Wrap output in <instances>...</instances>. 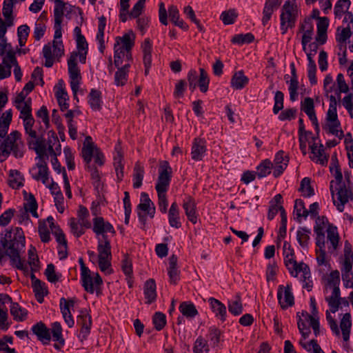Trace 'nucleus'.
<instances>
[{
    "instance_id": "nucleus-1",
    "label": "nucleus",
    "mask_w": 353,
    "mask_h": 353,
    "mask_svg": "<svg viewBox=\"0 0 353 353\" xmlns=\"http://www.w3.org/2000/svg\"><path fill=\"white\" fill-rule=\"evenodd\" d=\"M172 169L167 161H163L160 164L159 176L155 189L158 196V206L162 213L168 211V201L167 199V191L168 190L171 179Z\"/></svg>"
},
{
    "instance_id": "nucleus-2",
    "label": "nucleus",
    "mask_w": 353,
    "mask_h": 353,
    "mask_svg": "<svg viewBox=\"0 0 353 353\" xmlns=\"http://www.w3.org/2000/svg\"><path fill=\"white\" fill-rule=\"evenodd\" d=\"M135 34L132 30L116 38L114 46V63L117 68L123 66V61L130 63L132 61L131 50L134 46Z\"/></svg>"
},
{
    "instance_id": "nucleus-3",
    "label": "nucleus",
    "mask_w": 353,
    "mask_h": 353,
    "mask_svg": "<svg viewBox=\"0 0 353 353\" xmlns=\"http://www.w3.org/2000/svg\"><path fill=\"white\" fill-rule=\"evenodd\" d=\"M21 229L17 228L14 236L12 238V232L7 231L4 236L1 237V244L6 250V254L11 261L17 263V267L22 268L19 250L25 246V237L22 235Z\"/></svg>"
},
{
    "instance_id": "nucleus-4",
    "label": "nucleus",
    "mask_w": 353,
    "mask_h": 353,
    "mask_svg": "<svg viewBox=\"0 0 353 353\" xmlns=\"http://www.w3.org/2000/svg\"><path fill=\"white\" fill-rule=\"evenodd\" d=\"M284 264L291 276L296 277L300 272H303L304 279L310 278V270L309 266L303 262L297 263L295 259L294 249L288 241L283 243Z\"/></svg>"
},
{
    "instance_id": "nucleus-5",
    "label": "nucleus",
    "mask_w": 353,
    "mask_h": 353,
    "mask_svg": "<svg viewBox=\"0 0 353 353\" xmlns=\"http://www.w3.org/2000/svg\"><path fill=\"white\" fill-rule=\"evenodd\" d=\"M97 251L100 270L106 274H112L113 271L111 268V245L108 236L98 238Z\"/></svg>"
},
{
    "instance_id": "nucleus-6",
    "label": "nucleus",
    "mask_w": 353,
    "mask_h": 353,
    "mask_svg": "<svg viewBox=\"0 0 353 353\" xmlns=\"http://www.w3.org/2000/svg\"><path fill=\"white\" fill-rule=\"evenodd\" d=\"M21 134L18 131L12 132L0 145V156L3 155L6 157L8 156L10 152L17 158H21L23 155L21 143H18L20 139Z\"/></svg>"
},
{
    "instance_id": "nucleus-7",
    "label": "nucleus",
    "mask_w": 353,
    "mask_h": 353,
    "mask_svg": "<svg viewBox=\"0 0 353 353\" xmlns=\"http://www.w3.org/2000/svg\"><path fill=\"white\" fill-rule=\"evenodd\" d=\"M78 57V53L75 51L72 52L70 54V56L68 60V74L70 77V83L71 90L73 92L74 98L78 101V98L77 97V93L79 89V85L81 81V76L80 70L77 65V59Z\"/></svg>"
},
{
    "instance_id": "nucleus-8",
    "label": "nucleus",
    "mask_w": 353,
    "mask_h": 353,
    "mask_svg": "<svg viewBox=\"0 0 353 353\" xmlns=\"http://www.w3.org/2000/svg\"><path fill=\"white\" fill-rule=\"evenodd\" d=\"M333 181L330 182V191L333 198L334 204L336 206L337 210L342 212L344 210L345 204H346L350 199L352 197V193L350 190L347 189L345 184L340 185L339 188L337 190L336 198L337 201L334 199V192L332 189Z\"/></svg>"
},
{
    "instance_id": "nucleus-9",
    "label": "nucleus",
    "mask_w": 353,
    "mask_h": 353,
    "mask_svg": "<svg viewBox=\"0 0 353 353\" xmlns=\"http://www.w3.org/2000/svg\"><path fill=\"white\" fill-rule=\"evenodd\" d=\"M297 17L298 10L296 6L289 1H285L283 6L280 16L281 21H285L289 24L290 28H292L295 26Z\"/></svg>"
},
{
    "instance_id": "nucleus-10",
    "label": "nucleus",
    "mask_w": 353,
    "mask_h": 353,
    "mask_svg": "<svg viewBox=\"0 0 353 353\" xmlns=\"http://www.w3.org/2000/svg\"><path fill=\"white\" fill-rule=\"evenodd\" d=\"M277 299L282 309H287L294 304V298L292 292L291 286L286 287L281 285L278 288Z\"/></svg>"
},
{
    "instance_id": "nucleus-11",
    "label": "nucleus",
    "mask_w": 353,
    "mask_h": 353,
    "mask_svg": "<svg viewBox=\"0 0 353 353\" xmlns=\"http://www.w3.org/2000/svg\"><path fill=\"white\" fill-rule=\"evenodd\" d=\"M92 230L97 236L101 235V237L108 236L106 234L107 232H110L112 234L116 233L112 225L108 221H105L104 219L101 216H97L93 219Z\"/></svg>"
},
{
    "instance_id": "nucleus-12",
    "label": "nucleus",
    "mask_w": 353,
    "mask_h": 353,
    "mask_svg": "<svg viewBox=\"0 0 353 353\" xmlns=\"http://www.w3.org/2000/svg\"><path fill=\"white\" fill-rule=\"evenodd\" d=\"M77 324L81 326L80 336L85 340L90 333L92 319L90 315L85 310L81 311L77 316Z\"/></svg>"
},
{
    "instance_id": "nucleus-13",
    "label": "nucleus",
    "mask_w": 353,
    "mask_h": 353,
    "mask_svg": "<svg viewBox=\"0 0 353 353\" xmlns=\"http://www.w3.org/2000/svg\"><path fill=\"white\" fill-rule=\"evenodd\" d=\"M27 141L29 148L35 151L40 161L43 159L45 157L48 158L46 141L43 137L37 136V138L34 139L29 137Z\"/></svg>"
},
{
    "instance_id": "nucleus-14",
    "label": "nucleus",
    "mask_w": 353,
    "mask_h": 353,
    "mask_svg": "<svg viewBox=\"0 0 353 353\" xmlns=\"http://www.w3.org/2000/svg\"><path fill=\"white\" fill-rule=\"evenodd\" d=\"M310 148L312 154L310 156L312 161L323 166L327 164L329 156L325 154L323 144L321 143L319 147H318L317 143H314L310 145Z\"/></svg>"
},
{
    "instance_id": "nucleus-15",
    "label": "nucleus",
    "mask_w": 353,
    "mask_h": 353,
    "mask_svg": "<svg viewBox=\"0 0 353 353\" xmlns=\"http://www.w3.org/2000/svg\"><path fill=\"white\" fill-rule=\"evenodd\" d=\"M206 141L203 139L195 138L192 145V159L196 161H201L206 152Z\"/></svg>"
},
{
    "instance_id": "nucleus-16",
    "label": "nucleus",
    "mask_w": 353,
    "mask_h": 353,
    "mask_svg": "<svg viewBox=\"0 0 353 353\" xmlns=\"http://www.w3.org/2000/svg\"><path fill=\"white\" fill-rule=\"evenodd\" d=\"M208 302L215 316L221 321L224 322L227 318L225 305L222 302L213 297H210L208 299Z\"/></svg>"
},
{
    "instance_id": "nucleus-17",
    "label": "nucleus",
    "mask_w": 353,
    "mask_h": 353,
    "mask_svg": "<svg viewBox=\"0 0 353 353\" xmlns=\"http://www.w3.org/2000/svg\"><path fill=\"white\" fill-rule=\"evenodd\" d=\"M32 331L43 344H47L50 341V329L43 323L39 322L34 325Z\"/></svg>"
},
{
    "instance_id": "nucleus-18",
    "label": "nucleus",
    "mask_w": 353,
    "mask_h": 353,
    "mask_svg": "<svg viewBox=\"0 0 353 353\" xmlns=\"http://www.w3.org/2000/svg\"><path fill=\"white\" fill-rule=\"evenodd\" d=\"M183 208L185 210L188 219L195 224L197 221V216L196 215V203L194 199L191 196H187L183 200Z\"/></svg>"
},
{
    "instance_id": "nucleus-19",
    "label": "nucleus",
    "mask_w": 353,
    "mask_h": 353,
    "mask_svg": "<svg viewBox=\"0 0 353 353\" xmlns=\"http://www.w3.org/2000/svg\"><path fill=\"white\" fill-rule=\"evenodd\" d=\"M157 286L153 279L147 280L143 286V293L146 299L145 303L151 304L157 299Z\"/></svg>"
},
{
    "instance_id": "nucleus-20",
    "label": "nucleus",
    "mask_w": 353,
    "mask_h": 353,
    "mask_svg": "<svg viewBox=\"0 0 353 353\" xmlns=\"http://www.w3.org/2000/svg\"><path fill=\"white\" fill-rule=\"evenodd\" d=\"M6 301L12 302V299L8 295H4V301L3 303ZM10 306V314L12 315L14 320L17 321H23L25 320L27 316V310L22 308L17 303H11Z\"/></svg>"
},
{
    "instance_id": "nucleus-21",
    "label": "nucleus",
    "mask_w": 353,
    "mask_h": 353,
    "mask_svg": "<svg viewBox=\"0 0 353 353\" xmlns=\"http://www.w3.org/2000/svg\"><path fill=\"white\" fill-rule=\"evenodd\" d=\"M141 201L137 209L146 212L150 218H153L155 214V206L147 193L141 194Z\"/></svg>"
},
{
    "instance_id": "nucleus-22",
    "label": "nucleus",
    "mask_w": 353,
    "mask_h": 353,
    "mask_svg": "<svg viewBox=\"0 0 353 353\" xmlns=\"http://www.w3.org/2000/svg\"><path fill=\"white\" fill-rule=\"evenodd\" d=\"M281 3V0H267L265 3L262 23L263 26H265L270 21L272 13L274 10H277Z\"/></svg>"
},
{
    "instance_id": "nucleus-23",
    "label": "nucleus",
    "mask_w": 353,
    "mask_h": 353,
    "mask_svg": "<svg viewBox=\"0 0 353 353\" xmlns=\"http://www.w3.org/2000/svg\"><path fill=\"white\" fill-rule=\"evenodd\" d=\"M36 165L38 168V172L35 174L32 172V177L36 181L41 180L47 186L49 180V171L47 163L42 159L41 161L39 160V162Z\"/></svg>"
},
{
    "instance_id": "nucleus-24",
    "label": "nucleus",
    "mask_w": 353,
    "mask_h": 353,
    "mask_svg": "<svg viewBox=\"0 0 353 353\" xmlns=\"http://www.w3.org/2000/svg\"><path fill=\"white\" fill-rule=\"evenodd\" d=\"M130 67V63H126L123 66L117 68L118 70L114 74V83L117 86H123L127 83Z\"/></svg>"
},
{
    "instance_id": "nucleus-25",
    "label": "nucleus",
    "mask_w": 353,
    "mask_h": 353,
    "mask_svg": "<svg viewBox=\"0 0 353 353\" xmlns=\"http://www.w3.org/2000/svg\"><path fill=\"white\" fill-rule=\"evenodd\" d=\"M168 221L171 227L179 228L181 227V222L179 216V209L177 203L173 202L168 211Z\"/></svg>"
},
{
    "instance_id": "nucleus-26",
    "label": "nucleus",
    "mask_w": 353,
    "mask_h": 353,
    "mask_svg": "<svg viewBox=\"0 0 353 353\" xmlns=\"http://www.w3.org/2000/svg\"><path fill=\"white\" fill-rule=\"evenodd\" d=\"M332 290V295L325 297V301L327 302L328 305L330 307V311L332 313H335L339 310V300L341 298V292L339 287L334 286L329 288Z\"/></svg>"
},
{
    "instance_id": "nucleus-27",
    "label": "nucleus",
    "mask_w": 353,
    "mask_h": 353,
    "mask_svg": "<svg viewBox=\"0 0 353 353\" xmlns=\"http://www.w3.org/2000/svg\"><path fill=\"white\" fill-rule=\"evenodd\" d=\"M177 257L172 255L169 259V268L168 273L170 278V282L176 285L179 280V271L177 269Z\"/></svg>"
},
{
    "instance_id": "nucleus-28",
    "label": "nucleus",
    "mask_w": 353,
    "mask_h": 353,
    "mask_svg": "<svg viewBox=\"0 0 353 353\" xmlns=\"http://www.w3.org/2000/svg\"><path fill=\"white\" fill-rule=\"evenodd\" d=\"M249 82V79L243 70L236 72L231 79V86L236 90L243 89Z\"/></svg>"
},
{
    "instance_id": "nucleus-29",
    "label": "nucleus",
    "mask_w": 353,
    "mask_h": 353,
    "mask_svg": "<svg viewBox=\"0 0 353 353\" xmlns=\"http://www.w3.org/2000/svg\"><path fill=\"white\" fill-rule=\"evenodd\" d=\"M229 312L234 316H239L243 313V307L241 296L237 294L234 299L228 301Z\"/></svg>"
},
{
    "instance_id": "nucleus-30",
    "label": "nucleus",
    "mask_w": 353,
    "mask_h": 353,
    "mask_svg": "<svg viewBox=\"0 0 353 353\" xmlns=\"http://www.w3.org/2000/svg\"><path fill=\"white\" fill-rule=\"evenodd\" d=\"M88 103L92 110L99 111L101 109V92L96 89H91L88 97Z\"/></svg>"
},
{
    "instance_id": "nucleus-31",
    "label": "nucleus",
    "mask_w": 353,
    "mask_h": 353,
    "mask_svg": "<svg viewBox=\"0 0 353 353\" xmlns=\"http://www.w3.org/2000/svg\"><path fill=\"white\" fill-rule=\"evenodd\" d=\"M352 263H350V259H348L346 261H343V265L341 268L342 280L345 288L350 287L349 283L352 281L353 279V273L352 271Z\"/></svg>"
},
{
    "instance_id": "nucleus-32",
    "label": "nucleus",
    "mask_w": 353,
    "mask_h": 353,
    "mask_svg": "<svg viewBox=\"0 0 353 353\" xmlns=\"http://www.w3.org/2000/svg\"><path fill=\"white\" fill-rule=\"evenodd\" d=\"M352 327L351 315L345 313L340 322L343 341L347 342L350 339V330Z\"/></svg>"
},
{
    "instance_id": "nucleus-33",
    "label": "nucleus",
    "mask_w": 353,
    "mask_h": 353,
    "mask_svg": "<svg viewBox=\"0 0 353 353\" xmlns=\"http://www.w3.org/2000/svg\"><path fill=\"white\" fill-rule=\"evenodd\" d=\"M32 289L37 301L40 303H43L44 296L48 293L46 283L41 280H37L32 283Z\"/></svg>"
},
{
    "instance_id": "nucleus-34",
    "label": "nucleus",
    "mask_w": 353,
    "mask_h": 353,
    "mask_svg": "<svg viewBox=\"0 0 353 353\" xmlns=\"http://www.w3.org/2000/svg\"><path fill=\"white\" fill-rule=\"evenodd\" d=\"M144 173L143 166L139 162H137L134 167L132 175L134 188H139L142 185Z\"/></svg>"
},
{
    "instance_id": "nucleus-35",
    "label": "nucleus",
    "mask_w": 353,
    "mask_h": 353,
    "mask_svg": "<svg viewBox=\"0 0 353 353\" xmlns=\"http://www.w3.org/2000/svg\"><path fill=\"white\" fill-rule=\"evenodd\" d=\"M106 25V19L104 16L99 18L98 32L97 34V40L99 43V50L101 53H103L105 49L104 42V30Z\"/></svg>"
},
{
    "instance_id": "nucleus-36",
    "label": "nucleus",
    "mask_w": 353,
    "mask_h": 353,
    "mask_svg": "<svg viewBox=\"0 0 353 353\" xmlns=\"http://www.w3.org/2000/svg\"><path fill=\"white\" fill-rule=\"evenodd\" d=\"M24 179L21 173L17 170L10 171L8 183L13 189H19L23 185Z\"/></svg>"
},
{
    "instance_id": "nucleus-37",
    "label": "nucleus",
    "mask_w": 353,
    "mask_h": 353,
    "mask_svg": "<svg viewBox=\"0 0 353 353\" xmlns=\"http://www.w3.org/2000/svg\"><path fill=\"white\" fill-rule=\"evenodd\" d=\"M81 281L82 286L87 292L90 294L94 293V287L93 277L90 275V270L81 272Z\"/></svg>"
},
{
    "instance_id": "nucleus-38",
    "label": "nucleus",
    "mask_w": 353,
    "mask_h": 353,
    "mask_svg": "<svg viewBox=\"0 0 353 353\" xmlns=\"http://www.w3.org/2000/svg\"><path fill=\"white\" fill-rule=\"evenodd\" d=\"M14 3H16V0H4L3 6V15L6 20L7 26H10L12 25V11Z\"/></svg>"
},
{
    "instance_id": "nucleus-39",
    "label": "nucleus",
    "mask_w": 353,
    "mask_h": 353,
    "mask_svg": "<svg viewBox=\"0 0 353 353\" xmlns=\"http://www.w3.org/2000/svg\"><path fill=\"white\" fill-rule=\"evenodd\" d=\"M311 230L306 227H301L296 232V239L302 248H307L310 241Z\"/></svg>"
},
{
    "instance_id": "nucleus-40",
    "label": "nucleus",
    "mask_w": 353,
    "mask_h": 353,
    "mask_svg": "<svg viewBox=\"0 0 353 353\" xmlns=\"http://www.w3.org/2000/svg\"><path fill=\"white\" fill-rule=\"evenodd\" d=\"M179 310L187 318H194L198 314L195 305L190 302H183L179 305Z\"/></svg>"
},
{
    "instance_id": "nucleus-41",
    "label": "nucleus",
    "mask_w": 353,
    "mask_h": 353,
    "mask_svg": "<svg viewBox=\"0 0 353 353\" xmlns=\"http://www.w3.org/2000/svg\"><path fill=\"white\" fill-rule=\"evenodd\" d=\"M273 168V164L269 159L263 160L256 168V175L261 179L265 177L271 173V170Z\"/></svg>"
},
{
    "instance_id": "nucleus-42",
    "label": "nucleus",
    "mask_w": 353,
    "mask_h": 353,
    "mask_svg": "<svg viewBox=\"0 0 353 353\" xmlns=\"http://www.w3.org/2000/svg\"><path fill=\"white\" fill-rule=\"evenodd\" d=\"M352 34L353 31L351 30L350 23H348L345 28L339 26L336 28L335 34L336 41H347Z\"/></svg>"
},
{
    "instance_id": "nucleus-43",
    "label": "nucleus",
    "mask_w": 353,
    "mask_h": 353,
    "mask_svg": "<svg viewBox=\"0 0 353 353\" xmlns=\"http://www.w3.org/2000/svg\"><path fill=\"white\" fill-rule=\"evenodd\" d=\"M351 5L350 0H339L334 8V12L336 18H341L342 15L348 12Z\"/></svg>"
},
{
    "instance_id": "nucleus-44",
    "label": "nucleus",
    "mask_w": 353,
    "mask_h": 353,
    "mask_svg": "<svg viewBox=\"0 0 353 353\" xmlns=\"http://www.w3.org/2000/svg\"><path fill=\"white\" fill-rule=\"evenodd\" d=\"M210 79L207 72L203 68H199V76L197 86L201 92L205 93L208 90Z\"/></svg>"
},
{
    "instance_id": "nucleus-45",
    "label": "nucleus",
    "mask_w": 353,
    "mask_h": 353,
    "mask_svg": "<svg viewBox=\"0 0 353 353\" xmlns=\"http://www.w3.org/2000/svg\"><path fill=\"white\" fill-rule=\"evenodd\" d=\"M21 119L23 121V125L26 133L28 134L30 138H37V132L35 130L32 129L35 122L32 115L29 117H23Z\"/></svg>"
},
{
    "instance_id": "nucleus-46",
    "label": "nucleus",
    "mask_w": 353,
    "mask_h": 353,
    "mask_svg": "<svg viewBox=\"0 0 353 353\" xmlns=\"http://www.w3.org/2000/svg\"><path fill=\"white\" fill-rule=\"evenodd\" d=\"M310 182V179L308 177L303 178L301 181L299 191L302 192V195L305 197H310L314 194V191L311 186Z\"/></svg>"
},
{
    "instance_id": "nucleus-47",
    "label": "nucleus",
    "mask_w": 353,
    "mask_h": 353,
    "mask_svg": "<svg viewBox=\"0 0 353 353\" xmlns=\"http://www.w3.org/2000/svg\"><path fill=\"white\" fill-rule=\"evenodd\" d=\"M210 351L209 345L206 340L202 336H199L193 346V353H208Z\"/></svg>"
},
{
    "instance_id": "nucleus-48",
    "label": "nucleus",
    "mask_w": 353,
    "mask_h": 353,
    "mask_svg": "<svg viewBox=\"0 0 353 353\" xmlns=\"http://www.w3.org/2000/svg\"><path fill=\"white\" fill-rule=\"evenodd\" d=\"M238 17V14L234 9H230L224 11L220 16L221 20L225 25H230L234 23Z\"/></svg>"
},
{
    "instance_id": "nucleus-49",
    "label": "nucleus",
    "mask_w": 353,
    "mask_h": 353,
    "mask_svg": "<svg viewBox=\"0 0 353 353\" xmlns=\"http://www.w3.org/2000/svg\"><path fill=\"white\" fill-rule=\"evenodd\" d=\"M254 40V36L252 33H246V34H235L231 41L233 43H236L239 45H243L244 43H250Z\"/></svg>"
},
{
    "instance_id": "nucleus-50",
    "label": "nucleus",
    "mask_w": 353,
    "mask_h": 353,
    "mask_svg": "<svg viewBox=\"0 0 353 353\" xmlns=\"http://www.w3.org/2000/svg\"><path fill=\"white\" fill-rule=\"evenodd\" d=\"M24 208L26 211H29L32 215L36 218L38 217L37 210L38 205L34 195L30 193L27 199V203H24Z\"/></svg>"
},
{
    "instance_id": "nucleus-51",
    "label": "nucleus",
    "mask_w": 353,
    "mask_h": 353,
    "mask_svg": "<svg viewBox=\"0 0 353 353\" xmlns=\"http://www.w3.org/2000/svg\"><path fill=\"white\" fill-rule=\"evenodd\" d=\"M54 21L57 23H62V19L64 14L65 3L62 0H54Z\"/></svg>"
},
{
    "instance_id": "nucleus-52",
    "label": "nucleus",
    "mask_w": 353,
    "mask_h": 353,
    "mask_svg": "<svg viewBox=\"0 0 353 353\" xmlns=\"http://www.w3.org/2000/svg\"><path fill=\"white\" fill-rule=\"evenodd\" d=\"M56 97L61 110L64 111L67 110L69 107V103L67 102L68 100V93L63 89H60L57 92Z\"/></svg>"
},
{
    "instance_id": "nucleus-53",
    "label": "nucleus",
    "mask_w": 353,
    "mask_h": 353,
    "mask_svg": "<svg viewBox=\"0 0 353 353\" xmlns=\"http://www.w3.org/2000/svg\"><path fill=\"white\" fill-rule=\"evenodd\" d=\"M30 32V28L27 25H21L17 29L19 44L21 47L26 45Z\"/></svg>"
},
{
    "instance_id": "nucleus-54",
    "label": "nucleus",
    "mask_w": 353,
    "mask_h": 353,
    "mask_svg": "<svg viewBox=\"0 0 353 353\" xmlns=\"http://www.w3.org/2000/svg\"><path fill=\"white\" fill-rule=\"evenodd\" d=\"M327 239L330 241V242L333 248V250L336 249L338 243H339V234L337 232L336 228L333 227L332 225H329V227L327 230Z\"/></svg>"
},
{
    "instance_id": "nucleus-55",
    "label": "nucleus",
    "mask_w": 353,
    "mask_h": 353,
    "mask_svg": "<svg viewBox=\"0 0 353 353\" xmlns=\"http://www.w3.org/2000/svg\"><path fill=\"white\" fill-rule=\"evenodd\" d=\"M152 322L154 327L157 330H161L166 324V316L165 315L160 312H157L154 314Z\"/></svg>"
},
{
    "instance_id": "nucleus-56",
    "label": "nucleus",
    "mask_w": 353,
    "mask_h": 353,
    "mask_svg": "<svg viewBox=\"0 0 353 353\" xmlns=\"http://www.w3.org/2000/svg\"><path fill=\"white\" fill-rule=\"evenodd\" d=\"M28 263L31 266L32 271H37L39 268V258L35 248H31L28 250Z\"/></svg>"
},
{
    "instance_id": "nucleus-57",
    "label": "nucleus",
    "mask_w": 353,
    "mask_h": 353,
    "mask_svg": "<svg viewBox=\"0 0 353 353\" xmlns=\"http://www.w3.org/2000/svg\"><path fill=\"white\" fill-rule=\"evenodd\" d=\"M340 283V274L338 270H334L330 272L327 283L325 285V290L327 292L329 288L337 286L339 287Z\"/></svg>"
},
{
    "instance_id": "nucleus-58",
    "label": "nucleus",
    "mask_w": 353,
    "mask_h": 353,
    "mask_svg": "<svg viewBox=\"0 0 353 353\" xmlns=\"http://www.w3.org/2000/svg\"><path fill=\"white\" fill-rule=\"evenodd\" d=\"M145 3V0H139L130 11L129 17L132 19L138 18L143 12Z\"/></svg>"
},
{
    "instance_id": "nucleus-59",
    "label": "nucleus",
    "mask_w": 353,
    "mask_h": 353,
    "mask_svg": "<svg viewBox=\"0 0 353 353\" xmlns=\"http://www.w3.org/2000/svg\"><path fill=\"white\" fill-rule=\"evenodd\" d=\"M274 105L273 107V112L276 114L283 108L284 94L281 91H276L274 96Z\"/></svg>"
},
{
    "instance_id": "nucleus-60",
    "label": "nucleus",
    "mask_w": 353,
    "mask_h": 353,
    "mask_svg": "<svg viewBox=\"0 0 353 353\" xmlns=\"http://www.w3.org/2000/svg\"><path fill=\"white\" fill-rule=\"evenodd\" d=\"M44 274L46 275L48 281L50 283H56L59 280V276L55 272V267L52 263L47 265Z\"/></svg>"
},
{
    "instance_id": "nucleus-61",
    "label": "nucleus",
    "mask_w": 353,
    "mask_h": 353,
    "mask_svg": "<svg viewBox=\"0 0 353 353\" xmlns=\"http://www.w3.org/2000/svg\"><path fill=\"white\" fill-rule=\"evenodd\" d=\"M60 310L65 322L69 327H72L74 325V321L72 316L70 310L68 308V305L65 303V305L60 306Z\"/></svg>"
},
{
    "instance_id": "nucleus-62",
    "label": "nucleus",
    "mask_w": 353,
    "mask_h": 353,
    "mask_svg": "<svg viewBox=\"0 0 353 353\" xmlns=\"http://www.w3.org/2000/svg\"><path fill=\"white\" fill-rule=\"evenodd\" d=\"M69 225L70 227L71 232L76 236L77 238L81 236L85 233L84 228L80 227V224L79 222H77L74 218H70L69 220Z\"/></svg>"
},
{
    "instance_id": "nucleus-63",
    "label": "nucleus",
    "mask_w": 353,
    "mask_h": 353,
    "mask_svg": "<svg viewBox=\"0 0 353 353\" xmlns=\"http://www.w3.org/2000/svg\"><path fill=\"white\" fill-rule=\"evenodd\" d=\"M190 90L193 92L197 86L199 79L198 74L195 70H190L187 76Z\"/></svg>"
},
{
    "instance_id": "nucleus-64",
    "label": "nucleus",
    "mask_w": 353,
    "mask_h": 353,
    "mask_svg": "<svg viewBox=\"0 0 353 353\" xmlns=\"http://www.w3.org/2000/svg\"><path fill=\"white\" fill-rule=\"evenodd\" d=\"M38 231L42 242L48 243L50 240V231L45 223H39Z\"/></svg>"
}]
</instances>
